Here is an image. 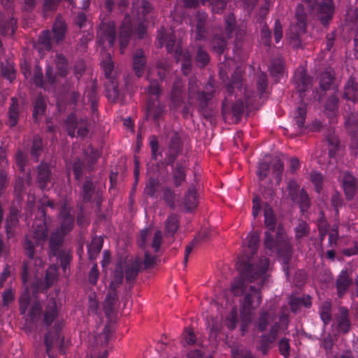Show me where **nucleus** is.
<instances>
[{
  "label": "nucleus",
  "instance_id": "obj_55",
  "mask_svg": "<svg viewBox=\"0 0 358 358\" xmlns=\"http://www.w3.org/2000/svg\"><path fill=\"white\" fill-rule=\"evenodd\" d=\"M195 335L191 329H186L183 334L185 343L192 345L195 342Z\"/></svg>",
  "mask_w": 358,
  "mask_h": 358
},
{
  "label": "nucleus",
  "instance_id": "obj_27",
  "mask_svg": "<svg viewBox=\"0 0 358 358\" xmlns=\"http://www.w3.org/2000/svg\"><path fill=\"white\" fill-rule=\"evenodd\" d=\"M51 36L50 32L48 30L43 31L38 38V43L42 47H37L38 52H41L42 49L49 50L51 44Z\"/></svg>",
  "mask_w": 358,
  "mask_h": 358
},
{
  "label": "nucleus",
  "instance_id": "obj_35",
  "mask_svg": "<svg viewBox=\"0 0 358 358\" xmlns=\"http://www.w3.org/2000/svg\"><path fill=\"white\" fill-rule=\"evenodd\" d=\"M45 108V101L43 97L37 99L34 108L33 116L36 120L39 115H42Z\"/></svg>",
  "mask_w": 358,
  "mask_h": 358
},
{
  "label": "nucleus",
  "instance_id": "obj_51",
  "mask_svg": "<svg viewBox=\"0 0 358 358\" xmlns=\"http://www.w3.org/2000/svg\"><path fill=\"white\" fill-rule=\"evenodd\" d=\"M185 171L182 167L177 169L173 173L174 182L176 185H179L184 180Z\"/></svg>",
  "mask_w": 358,
  "mask_h": 358
},
{
  "label": "nucleus",
  "instance_id": "obj_47",
  "mask_svg": "<svg viewBox=\"0 0 358 358\" xmlns=\"http://www.w3.org/2000/svg\"><path fill=\"white\" fill-rule=\"evenodd\" d=\"M237 310L234 309L226 320V325L230 329H234L236 325Z\"/></svg>",
  "mask_w": 358,
  "mask_h": 358
},
{
  "label": "nucleus",
  "instance_id": "obj_5",
  "mask_svg": "<svg viewBox=\"0 0 358 358\" xmlns=\"http://www.w3.org/2000/svg\"><path fill=\"white\" fill-rule=\"evenodd\" d=\"M60 228L54 231L50 238V244L52 250L55 246L58 245L62 241L63 237L69 233L73 224V218L70 214L69 209L64 206L59 217Z\"/></svg>",
  "mask_w": 358,
  "mask_h": 358
},
{
  "label": "nucleus",
  "instance_id": "obj_6",
  "mask_svg": "<svg viewBox=\"0 0 358 358\" xmlns=\"http://www.w3.org/2000/svg\"><path fill=\"white\" fill-rule=\"evenodd\" d=\"M34 243L31 240L26 241L24 248L29 260L24 264L23 268L22 278L24 284L28 282L33 274L37 278L36 273H39V269L37 267L42 265V260L40 258L34 259Z\"/></svg>",
  "mask_w": 358,
  "mask_h": 358
},
{
  "label": "nucleus",
  "instance_id": "obj_52",
  "mask_svg": "<svg viewBox=\"0 0 358 358\" xmlns=\"http://www.w3.org/2000/svg\"><path fill=\"white\" fill-rule=\"evenodd\" d=\"M308 233V225L306 222H300L296 227V236L297 238H302Z\"/></svg>",
  "mask_w": 358,
  "mask_h": 358
},
{
  "label": "nucleus",
  "instance_id": "obj_9",
  "mask_svg": "<svg viewBox=\"0 0 358 358\" xmlns=\"http://www.w3.org/2000/svg\"><path fill=\"white\" fill-rule=\"evenodd\" d=\"M44 321L46 325L53 324V327L55 328V331H57L55 337L58 339L59 338V335L57 334V330L62 324V320L59 317L55 301L49 302L47 310L45 313Z\"/></svg>",
  "mask_w": 358,
  "mask_h": 358
},
{
  "label": "nucleus",
  "instance_id": "obj_45",
  "mask_svg": "<svg viewBox=\"0 0 358 358\" xmlns=\"http://www.w3.org/2000/svg\"><path fill=\"white\" fill-rule=\"evenodd\" d=\"M33 83L38 86L43 87V75L41 68L36 66L34 69V76L32 78Z\"/></svg>",
  "mask_w": 358,
  "mask_h": 358
},
{
  "label": "nucleus",
  "instance_id": "obj_24",
  "mask_svg": "<svg viewBox=\"0 0 358 358\" xmlns=\"http://www.w3.org/2000/svg\"><path fill=\"white\" fill-rule=\"evenodd\" d=\"M102 248V239L101 237L94 238L88 245V254L90 259L94 260L99 253Z\"/></svg>",
  "mask_w": 358,
  "mask_h": 358
},
{
  "label": "nucleus",
  "instance_id": "obj_41",
  "mask_svg": "<svg viewBox=\"0 0 358 358\" xmlns=\"http://www.w3.org/2000/svg\"><path fill=\"white\" fill-rule=\"evenodd\" d=\"M201 1L203 4L209 1L212 6L213 11L219 13L225 6L227 0H201Z\"/></svg>",
  "mask_w": 358,
  "mask_h": 358
},
{
  "label": "nucleus",
  "instance_id": "obj_46",
  "mask_svg": "<svg viewBox=\"0 0 358 358\" xmlns=\"http://www.w3.org/2000/svg\"><path fill=\"white\" fill-rule=\"evenodd\" d=\"M311 181L314 183L315 189L319 192L321 189V185L322 181V174L317 172H312L310 175Z\"/></svg>",
  "mask_w": 358,
  "mask_h": 358
},
{
  "label": "nucleus",
  "instance_id": "obj_7",
  "mask_svg": "<svg viewBox=\"0 0 358 358\" xmlns=\"http://www.w3.org/2000/svg\"><path fill=\"white\" fill-rule=\"evenodd\" d=\"M66 124L68 134L71 136H75L76 129H77V134L80 136H84L87 133V120L80 119L78 122L74 114L68 117Z\"/></svg>",
  "mask_w": 358,
  "mask_h": 358
},
{
  "label": "nucleus",
  "instance_id": "obj_21",
  "mask_svg": "<svg viewBox=\"0 0 358 358\" xmlns=\"http://www.w3.org/2000/svg\"><path fill=\"white\" fill-rule=\"evenodd\" d=\"M183 204L187 210L195 208L197 206L196 194L194 187H189L185 196Z\"/></svg>",
  "mask_w": 358,
  "mask_h": 358
},
{
  "label": "nucleus",
  "instance_id": "obj_26",
  "mask_svg": "<svg viewBox=\"0 0 358 358\" xmlns=\"http://www.w3.org/2000/svg\"><path fill=\"white\" fill-rule=\"evenodd\" d=\"M306 114V107L304 104H301L294 112V119L299 129L303 127Z\"/></svg>",
  "mask_w": 358,
  "mask_h": 358
},
{
  "label": "nucleus",
  "instance_id": "obj_25",
  "mask_svg": "<svg viewBox=\"0 0 358 358\" xmlns=\"http://www.w3.org/2000/svg\"><path fill=\"white\" fill-rule=\"evenodd\" d=\"M334 79V71L331 68L327 69L322 72L320 78V86L324 90H327Z\"/></svg>",
  "mask_w": 358,
  "mask_h": 358
},
{
  "label": "nucleus",
  "instance_id": "obj_32",
  "mask_svg": "<svg viewBox=\"0 0 358 358\" xmlns=\"http://www.w3.org/2000/svg\"><path fill=\"white\" fill-rule=\"evenodd\" d=\"M283 171V165L278 157H275L272 159V172L274 175L276 182L279 183L280 181V175Z\"/></svg>",
  "mask_w": 358,
  "mask_h": 358
},
{
  "label": "nucleus",
  "instance_id": "obj_28",
  "mask_svg": "<svg viewBox=\"0 0 358 358\" xmlns=\"http://www.w3.org/2000/svg\"><path fill=\"white\" fill-rule=\"evenodd\" d=\"M189 98L191 103H194L196 99H201L207 100L208 97L206 96L203 94H200L197 92V86L196 83L193 82H189Z\"/></svg>",
  "mask_w": 358,
  "mask_h": 358
},
{
  "label": "nucleus",
  "instance_id": "obj_2",
  "mask_svg": "<svg viewBox=\"0 0 358 358\" xmlns=\"http://www.w3.org/2000/svg\"><path fill=\"white\" fill-rule=\"evenodd\" d=\"M151 10L152 6L145 0H136L134 3L131 12L133 21L129 15H126L120 29L119 42L122 53L129 43L133 32V25L136 27L135 29L138 36L139 38L144 37L145 34V26L144 24L146 20L145 15Z\"/></svg>",
  "mask_w": 358,
  "mask_h": 358
},
{
  "label": "nucleus",
  "instance_id": "obj_3",
  "mask_svg": "<svg viewBox=\"0 0 358 358\" xmlns=\"http://www.w3.org/2000/svg\"><path fill=\"white\" fill-rule=\"evenodd\" d=\"M264 223L266 227L268 228V231L265 232L264 240L265 248L268 250L266 252H270L271 254L278 249V253L279 256L282 257L283 264H287L290 257V247L284 240L283 229L278 227L276 240H274L272 234L275 233V218L273 210L270 206H266L264 207Z\"/></svg>",
  "mask_w": 358,
  "mask_h": 358
},
{
  "label": "nucleus",
  "instance_id": "obj_14",
  "mask_svg": "<svg viewBox=\"0 0 358 358\" xmlns=\"http://www.w3.org/2000/svg\"><path fill=\"white\" fill-rule=\"evenodd\" d=\"M33 239L37 245H41L45 241L48 232L46 223L41 220L33 224Z\"/></svg>",
  "mask_w": 358,
  "mask_h": 358
},
{
  "label": "nucleus",
  "instance_id": "obj_23",
  "mask_svg": "<svg viewBox=\"0 0 358 358\" xmlns=\"http://www.w3.org/2000/svg\"><path fill=\"white\" fill-rule=\"evenodd\" d=\"M358 92L357 84L353 79H350L345 87L344 96L346 99L355 102Z\"/></svg>",
  "mask_w": 358,
  "mask_h": 358
},
{
  "label": "nucleus",
  "instance_id": "obj_39",
  "mask_svg": "<svg viewBox=\"0 0 358 358\" xmlns=\"http://www.w3.org/2000/svg\"><path fill=\"white\" fill-rule=\"evenodd\" d=\"M329 142V155L330 158H334L336 156V152L339 150L338 141L336 136L330 137L328 140Z\"/></svg>",
  "mask_w": 358,
  "mask_h": 358
},
{
  "label": "nucleus",
  "instance_id": "obj_64",
  "mask_svg": "<svg viewBox=\"0 0 358 358\" xmlns=\"http://www.w3.org/2000/svg\"><path fill=\"white\" fill-rule=\"evenodd\" d=\"M232 355L234 358H252V355L248 352H239L237 350H232Z\"/></svg>",
  "mask_w": 358,
  "mask_h": 358
},
{
  "label": "nucleus",
  "instance_id": "obj_37",
  "mask_svg": "<svg viewBox=\"0 0 358 358\" xmlns=\"http://www.w3.org/2000/svg\"><path fill=\"white\" fill-rule=\"evenodd\" d=\"M56 66L59 76H64L67 73V63L64 57L61 55H57Z\"/></svg>",
  "mask_w": 358,
  "mask_h": 358
},
{
  "label": "nucleus",
  "instance_id": "obj_13",
  "mask_svg": "<svg viewBox=\"0 0 358 358\" xmlns=\"http://www.w3.org/2000/svg\"><path fill=\"white\" fill-rule=\"evenodd\" d=\"M280 324H275L271 327L269 335L264 340L266 343L273 342L278 334H285L287 329L288 320L286 316H282L280 318Z\"/></svg>",
  "mask_w": 358,
  "mask_h": 358
},
{
  "label": "nucleus",
  "instance_id": "obj_22",
  "mask_svg": "<svg viewBox=\"0 0 358 358\" xmlns=\"http://www.w3.org/2000/svg\"><path fill=\"white\" fill-rule=\"evenodd\" d=\"M145 64L143 52L141 50H137L134 56V69L138 76L143 74Z\"/></svg>",
  "mask_w": 358,
  "mask_h": 358
},
{
  "label": "nucleus",
  "instance_id": "obj_31",
  "mask_svg": "<svg viewBox=\"0 0 358 358\" xmlns=\"http://www.w3.org/2000/svg\"><path fill=\"white\" fill-rule=\"evenodd\" d=\"M320 315L324 324L329 322L331 320V303L325 301L320 308Z\"/></svg>",
  "mask_w": 358,
  "mask_h": 358
},
{
  "label": "nucleus",
  "instance_id": "obj_60",
  "mask_svg": "<svg viewBox=\"0 0 358 358\" xmlns=\"http://www.w3.org/2000/svg\"><path fill=\"white\" fill-rule=\"evenodd\" d=\"M92 192V183L91 182H87L83 186V199L85 200H89L91 197Z\"/></svg>",
  "mask_w": 358,
  "mask_h": 358
},
{
  "label": "nucleus",
  "instance_id": "obj_20",
  "mask_svg": "<svg viewBox=\"0 0 358 358\" xmlns=\"http://www.w3.org/2000/svg\"><path fill=\"white\" fill-rule=\"evenodd\" d=\"M352 280L347 271H342L337 280V290L339 296H341L348 289Z\"/></svg>",
  "mask_w": 358,
  "mask_h": 358
},
{
  "label": "nucleus",
  "instance_id": "obj_53",
  "mask_svg": "<svg viewBox=\"0 0 358 358\" xmlns=\"http://www.w3.org/2000/svg\"><path fill=\"white\" fill-rule=\"evenodd\" d=\"M162 239V231L158 230L155 233L152 247L154 248L155 252H157L160 248L161 242Z\"/></svg>",
  "mask_w": 358,
  "mask_h": 358
},
{
  "label": "nucleus",
  "instance_id": "obj_38",
  "mask_svg": "<svg viewBox=\"0 0 358 358\" xmlns=\"http://www.w3.org/2000/svg\"><path fill=\"white\" fill-rule=\"evenodd\" d=\"M31 301V299L29 296V289L27 288L20 299V311L22 314L26 313L28 305L30 303Z\"/></svg>",
  "mask_w": 358,
  "mask_h": 358
},
{
  "label": "nucleus",
  "instance_id": "obj_10",
  "mask_svg": "<svg viewBox=\"0 0 358 358\" xmlns=\"http://www.w3.org/2000/svg\"><path fill=\"white\" fill-rule=\"evenodd\" d=\"M338 332L346 333L349 331L350 323L348 317V311L346 308H341L338 315L336 317L333 324Z\"/></svg>",
  "mask_w": 358,
  "mask_h": 358
},
{
  "label": "nucleus",
  "instance_id": "obj_17",
  "mask_svg": "<svg viewBox=\"0 0 358 358\" xmlns=\"http://www.w3.org/2000/svg\"><path fill=\"white\" fill-rule=\"evenodd\" d=\"M176 57L177 62H181L182 71H183L184 74L187 75L189 73L191 66V57L189 53L187 51L183 52L181 49L176 48Z\"/></svg>",
  "mask_w": 358,
  "mask_h": 358
},
{
  "label": "nucleus",
  "instance_id": "obj_29",
  "mask_svg": "<svg viewBox=\"0 0 358 358\" xmlns=\"http://www.w3.org/2000/svg\"><path fill=\"white\" fill-rule=\"evenodd\" d=\"M18 119V104L17 101L13 98L12 104L10 106L9 110V124L10 127H13L17 124Z\"/></svg>",
  "mask_w": 358,
  "mask_h": 358
},
{
  "label": "nucleus",
  "instance_id": "obj_12",
  "mask_svg": "<svg viewBox=\"0 0 358 358\" xmlns=\"http://www.w3.org/2000/svg\"><path fill=\"white\" fill-rule=\"evenodd\" d=\"M334 6L332 0H322L318 6L320 19L322 24H325L333 16Z\"/></svg>",
  "mask_w": 358,
  "mask_h": 358
},
{
  "label": "nucleus",
  "instance_id": "obj_56",
  "mask_svg": "<svg viewBox=\"0 0 358 358\" xmlns=\"http://www.w3.org/2000/svg\"><path fill=\"white\" fill-rule=\"evenodd\" d=\"M41 310V306L38 303H35L29 312V317L31 320H34L37 317L40 315Z\"/></svg>",
  "mask_w": 358,
  "mask_h": 358
},
{
  "label": "nucleus",
  "instance_id": "obj_57",
  "mask_svg": "<svg viewBox=\"0 0 358 358\" xmlns=\"http://www.w3.org/2000/svg\"><path fill=\"white\" fill-rule=\"evenodd\" d=\"M196 59L198 62H199L201 66H203L208 62V55L206 51L202 49H199Z\"/></svg>",
  "mask_w": 358,
  "mask_h": 358
},
{
  "label": "nucleus",
  "instance_id": "obj_4",
  "mask_svg": "<svg viewBox=\"0 0 358 358\" xmlns=\"http://www.w3.org/2000/svg\"><path fill=\"white\" fill-rule=\"evenodd\" d=\"M141 260L139 258H136L131 263L129 262H124L117 264L110 285V288L112 291L106 297V303L107 304L111 306L115 301L116 294L115 289L122 282L124 269L125 270L127 282H131L134 280L141 266Z\"/></svg>",
  "mask_w": 358,
  "mask_h": 358
},
{
  "label": "nucleus",
  "instance_id": "obj_54",
  "mask_svg": "<svg viewBox=\"0 0 358 358\" xmlns=\"http://www.w3.org/2000/svg\"><path fill=\"white\" fill-rule=\"evenodd\" d=\"M157 182L155 179H150L145 187V191L147 194L152 196L157 191Z\"/></svg>",
  "mask_w": 358,
  "mask_h": 358
},
{
  "label": "nucleus",
  "instance_id": "obj_50",
  "mask_svg": "<svg viewBox=\"0 0 358 358\" xmlns=\"http://www.w3.org/2000/svg\"><path fill=\"white\" fill-rule=\"evenodd\" d=\"M271 73L274 76H278L280 74L282 73L284 71V66L281 61L278 62L277 63L272 64L271 69Z\"/></svg>",
  "mask_w": 358,
  "mask_h": 358
},
{
  "label": "nucleus",
  "instance_id": "obj_1",
  "mask_svg": "<svg viewBox=\"0 0 358 358\" xmlns=\"http://www.w3.org/2000/svg\"><path fill=\"white\" fill-rule=\"evenodd\" d=\"M238 262L240 276L232 282L231 292L235 296L245 294L241 313V331L244 333L246 326L252 321L253 311L261 303L260 289L267 279L269 262L267 258L262 257L256 265L246 264L243 259H239Z\"/></svg>",
  "mask_w": 358,
  "mask_h": 358
},
{
  "label": "nucleus",
  "instance_id": "obj_36",
  "mask_svg": "<svg viewBox=\"0 0 358 358\" xmlns=\"http://www.w3.org/2000/svg\"><path fill=\"white\" fill-rule=\"evenodd\" d=\"M1 73L3 76L6 78L11 82L15 78V71L12 63L8 62L6 66H2Z\"/></svg>",
  "mask_w": 358,
  "mask_h": 358
},
{
  "label": "nucleus",
  "instance_id": "obj_15",
  "mask_svg": "<svg viewBox=\"0 0 358 358\" xmlns=\"http://www.w3.org/2000/svg\"><path fill=\"white\" fill-rule=\"evenodd\" d=\"M296 18L297 23L296 25L291 27V29H294L296 34L298 36L306 31V13L303 6H299L296 11Z\"/></svg>",
  "mask_w": 358,
  "mask_h": 358
},
{
  "label": "nucleus",
  "instance_id": "obj_16",
  "mask_svg": "<svg viewBox=\"0 0 358 358\" xmlns=\"http://www.w3.org/2000/svg\"><path fill=\"white\" fill-rule=\"evenodd\" d=\"M259 241V234L254 232L247 238V245L243 246V252L248 259H249L250 255H253L257 250L258 243Z\"/></svg>",
  "mask_w": 358,
  "mask_h": 358
},
{
  "label": "nucleus",
  "instance_id": "obj_49",
  "mask_svg": "<svg viewBox=\"0 0 358 358\" xmlns=\"http://www.w3.org/2000/svg\"><path fill=\"white\" fill-rule=\"evenodd\" d=\"M271 320V316L265 313H262L258 321V328L259 330L263 331L266 329L267 323Z\"/></svg>",
  "mask_w": 358,
  "mask_h": 358
},
{
  "label": "nucleus",
  "instance_id": "obj_42",
  "mask_svg": "<svg viewBox=\"0 0 358 358\" xmlns=\"http://www.w3.org/2000/svg\"><path fill=\"white\" fill-rule=\"evenodd\" d=\"M101 65L103 69L105 76L107 78H110L113 69V63L110 55L107 56L106 59L101 62Z\"/></svg>",
  "mask_w": 358,
  "mask_h": 358
},
{
  "label": "nucleus",
  "instance_id": "obj_59",
  "mask_svg": "<svg viewBox=\"0 0 358 358\" xmlns=\"http://www.w3.org/2000/svg\"><path fill=\"white\" fill-rule=\"evenodd\" d=\"M98 278H99V271L97 268V265L94 264L92 266V268L90 272L89 280L90 282V283L94 285L96 283Z\"/></svg>",
  "mask_w": 358,
  "mask_h": 358
},
{
  "label": "nucleus",
  "instance_id": "obj_34",
  "mask_svg": "<svg viewBox=\"0 0 358 358\" xmlns=\"http://www.w3.org/2000/svg\"><path fill=\"white\" fill-rule=\"evenodd\" d=\"M268 157H266L262 162H260L258 165L257 176L259 180H263L267 177L269 168L267 162H268Z\"/></svg>",
  "mask_w": 358,
  "mask_h": 358
},
{
  "label": "nucleus",
  "instance_id": "obj_18",
  "mask_svg": "<svg viewBox=\"0 0 358 358\" xmlns=\"http://www.w3.org/2000/svg\"><path fill=\"white\" fill-rule=\"evenodd\" d=\"M50 167L48 164H41L38 169V180L42 189L48 187V182H50Z\"/></svg>",
  "mask_w": 358,
  "mask_h": 358
},
{
  "label": "nucleus",
  "instance_id": "obj_8",
  "mask_svg": "<svg viewBox=\"0 0 358 358\" xmlns=\"http://www.w3.org/2000/svg\"><path fill=\"white\" fill-rule=\"evenodd\" d=\"M100 36L99 43L103 47H113L115 43V24L113 22H102L98 32Z\"/></svg>",
  "mask_w": 358,
  "mask_h": 358
},
{
  "label": "nucleus",
  "instance_id": "obj_11",
  "mask_svg": "<svg viewBox=\"0 0 358 358\" xmlns=\"http://www.w3.org/2000/svg\"><path fill=\"white\" fill-rule=\"evenodd\" d=\"M342 185L348 199H352L357 189L356 179L350 173H344L342 176Z\"/></svg>",
  "mask_w": 358,
  "mask_h": 358
},
{
  "label": "nucleus",
  "instance_id": "obj_43",
  "mask_svg": "<svg viewBox=\"0 0 358 358\" xmlns=\"http://www.w3.org/2000/svg\"><path fill=\"white\" fill-rule=\"evenodd\" d=\"M152 233L149 229H145L141 231L139 244L141 247L145 246L149 243Z\"/></svg>",
  "mask_w": 358,
  "mask_h": 358
},
{
  "label": "nucleus",
  "instance_id": "obj_58",
  "mask_svg": "<svg viewBox=\"0 0 358 358\" xmlns=\"http://www.w3.org/2000/svg\"><path fill=\"white\" fill-rule=\"evenodd\" d=\"M289 194L294 201H299L297 198L296 189L298 185L295 181H290L289 183Z\"/></svg>",
  "mask_w": 358,
  "mask_h": 358
},
{
  "label": "nucleus",
  "instance_id": "obj_63",
  "mask_svg": "<svg viewBox=\"0 0 358 358\" xmlns=\"http://www.w3.org/2000/svg\"><path fill=\"white\" fill-rule=\"evenodd\" d=\"M337 103H338V99L336 97H334V96L331 97L327 102L326 110H329L330 111H334L337 107Z\"/></svg>",
  "mask_w": 358,
  "mask_h": 358
},
{
  "label": "nucleus",
  "instance_id": "obj_30",
  "mask_svg": "<svg viewBox=\"0 0 358 358\" xmlns=\"http://www.w3.org/2000/svg\"><path fill=\"white\" fill-rule=\"evenodd\" d=\"M178 228V220L176 215H170L166 222V233L169 235H173Z\"/></svg>",
  "mask_w": 358,
  "mask_h": 358
},
{
  "label": "nucleus",
  "instance_id": "obj_62",
  "mask_svg": "<svg viewBox=\"0 0 358 358\" xmlns=\"http://www.w3.org/2000/svg\"><path fill=\"white\" fill-rule=\"evenodd\" d=\"M252 215L256 217L260 212V200L257 196H255L252 200Z\"/></svg>",
  "mask_w": 358,
  "mask_h": 358
},
{
  "label": "nucleus",
  "instance_id": "obj_40",
  "mask_svg": "<svg viewBox=\"0 0 358 358\" xmlns=\"http://www.w3.org/2000/svg\"><path fill=\"white\" fill-rule=\"evenodd\" d=\"M159 43L160 46H162L164 44H165L168 52H171L173 51L174 39L173 36H161L159 38Z\"/></svg>",
  "mask_w": 358,
  "mask_h": 358
},
{
  "label": "nucleus",
  "instance_id": "obj_48",
  "mask_svg": "<svg viewBox=\"0 0 358 358\" xmlns=\"http://www.w3.org/2000/svg\"><path fill=\"white\" fill-rule=\"evenodd\" d=\"M279 350L285 358H288L289 353V343L287 339L283 338L280 341Z\"/></svg>",
  "mask_w": 358,
  "mask_h": 358
},
{
  "label": "nucleus",
  "instance_id": "obj_44",
  "mask_svg": "<svg viewBox=\"0 0 358 358\" xmlns=\"http://www.w3.org/2000/svg\"><path fill=\"white\" fill-rule=\"evenodd\" d=\"M16 23V20L13 18L10 19V20L7 23V24L4 25L1 29V34L3 35H13L15 30V24Z\"/></svg>",
  "mask_w": 358,
  "mask_h": 358
},
{
  "label": "nucleus",
  "instance_id": "obj_33",
  "mask_svg": "<svg viewBox=\"0 0 358 358\" xmlns=\"http://www.w3.org/2000/svg\"><path fill=\"white\" fill-rule=\"evenodd\" d=\"M57 267L55 265H52L49 267V268L47 270L46 275H45V288L49 287L53 282L56 280L57 278Z\"/></svg>",
  "mask_w": 358,
  "mask_h": 358
},
{
  "label": "nucleus",
  "instance_id": "obj_61",
  "mask_svg": "<svg viewBox=\"0 0 358 358\" xmlns=\"http://www.w3.org/2000/svg\"><path fill=\"white\" fill-rule=\"evenodd\" d=\"M282 36V29L280 23L276 21L275 24L274 38L276 43H278Z\"/></svg>",
  "mask_w": 358,
  "mask_h": 358
},
{
  "label": "nucleus",
  "instance_id": "obj_19",
  "mask_svg": "<svg viewBox=\"0 0 358 358\" xmlns=\"http://www.w3.org/2000/svg\"><path fill=\"white\" fill-rule=\"evenodd\" d=\"M66 24L60 17L57 18L52 27V40L56 43L60 42L66 33Z\"/></svg>",
  "mask_w": 358,
  "mask_h": 358
}]
</instances>
